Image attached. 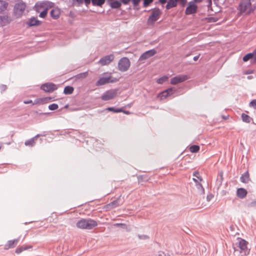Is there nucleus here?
Instances as JSON below:
<instances>
[{
	"label": "nucleus",
	"mask_w": 256,
	"mask_h": 256,
	"mask_svg": "<svg viewBox=\"0 0 256 256\" xmlns=\"http://www.w3.org/2000/svg\"><path fill=\"white\" fill-rule=\"evenodd\" d=\"M54 3L48 0H44L37 2L35 6L36 10L40 12L39 16L42 18H45L48 14L49 8L54 6Z\"/></svg>",
	"instance_id": "obj_1"
},
{
	"label": "nucleus",
	"mask_w": 256,
	"mask_h": 256,
	"mask_svg": "<svg viewBox=\"0 0 256 256\" xmlns=\"http://www.w3.org/2000/svg\"><path fill=\"white\" fill-rule=\"evenodd\" d=\"M76 226L81 229L91 230L98 226L96 221L91 218H82L76 222Z\"/></svg>",
	"instance_id": "obj_2"
},
{
	"label": "nucleus",
	"mask_w": 256,
	"mask_h": 256,
	"mask_svg": "<svg viewBox=\"0 0 256 256\" xmlns=\"http://www.w3.org/2000/svg\"><path fill=\"white\" fill-rule=\"evenodd\" d=\"M238 10L241 14H249L252 10L251 2L248 0L242 1L239 4Z\"/></svg>",
	"instance_id": "obj_3"
},
{
	"label": "nucleus",
	"mask_w": 256,
	"mask_h": 256,
	"mask_svg": "<svg viewBox=\"0 0 256 256\" xmlns=\"http://www.w3.org/2000/svg\"><path fill=\"white\" fill-rule=\"evenodd\" d=\"M26 8V4L24 2L16 3L14 8V13L16 18L21 17L24 14Z\"/></svg>",
	"instance_id": "obj_4"
},
{
	"label": "nucleus",
	"mask_w": 256,
	"mask_h": 256,
	"mask_svg": "<svg viewBox=\"0 0 256 256\" xmlns=\"http://www.w3.org/2000/svg\"><path fill=\"white\" fill-rule=\"evenodd\" d=\"M130 62L126 57H123L118 62V69L122 72L127 71L130 68Z\"/></svg>",
	"instance_id": "obj_5"
},
{
	"label": "nucleus",
	"mask_w": 256,
	"mask_h": 256,
	"mask_svg": "<svg viewBox=\"0 0 256 256\" xmlns=\"http://www.w3.org/2000/svg\"><path fill=\"white\" fill-rule=\"evenodd\" d=\"M160 14V10L158 8L154 9L151 13V14L149 16L147 24L148 26L153 25L155 22L158 20L159 16Z\"/></svg>",
	"instance_id": "obj_6"
},
{
	"label": "nucleus",
	"mask_w": 256,
	"mask_h": 256,
	"mask_svg": "<svg viewBox=\"0 0 256 256\" xmlns=\"http://www.w3.org/2000/svg\"><path fill=\"white\" fill-rule=\"evenodd\" d=\"M117 90L112 89L105 92L101 96V99L103 100L106 101L112 100L117 95Z\"/></svg>",
	"instance_id": "obj_7"
},
{
	"label": "nucleus",
	"mask_w": 256,
	"mask_h": 256,
	"mask_svg": "<svg viewBox=\"0 0 256 256\" xmlns=\"http://www.w3.org/2000/svg\"><path fill=\"white\" fill-rule=\"evenodd\" d=\"M197 2L192 0L188 3V5L186 9L185 14L186 15H190L195 14L198 9V6L196 4Z\"/></svg>",
	"instance_id": "obj_8"
},
{
	"label": "nucleus",
	"mask_w": 256,
	"mask_h": 256,
	"mask_svg": "<svg viewBox=\"0 0 256 256\" xmlns=\"http://www.w3.org/2000/svg\"><path fill=\"white\" fill-rule=\"evenodd\" d=\"M117 81L118 80L116 78L112 79L110 76H102L100 78V79L96 82V85L97 86H102L110 82L113 83Z\"/></svg>",
	"instance_id": "obj_9"
},
{
	"label": "nucleus",
	"mask_w": 256,
	"mask_h": 256,
	"mask_svg": "<svg viewBox=\"0 0 256 256\" xmlns=\"http://www.w3.org/2000/svg\"><path fill=\"white\" fill-rule=\"evenodd\" d=\"M114 59V56L112 54L106 56L102 58L98 63L102 66H105L110 64Z\"/></svg>",
	"instance_id": "obj_10"
},
{
	"label": "nucleus",
	"mask_w": 256,
	"mask_h": 256,
	"mask_svg": "<svg viewBox=\"0 0 256 256\" xmlns=\"http://www.w3.org/2000/svg\"><path fill=\"white\" fill-rule=\"evenodd\" d=\"M156 51L154 49H152L144 52L140 57L139 61L142 62L156 54Z\"/></svg>",
	"instance_id": "obj_11"
},
{
	"label": "nucleus",
	"mask_w": 256,
	"mask_h": 256,
	"mask_svg": "<svg viewBox=\"0 0 256 256\" xmlns=\"http://www.w3.org/2000/svg\"><path fill=\"white\" fill-rule=\"evenodd\" d=\"M188 77L187 75L182 74L177 76V95L182 94L184 91L183 88L179 90L180 88H179V86L178 85V84L188 80Z\"/></svg>",
	"instance_id": "obj_12"
},
{
	"label": "nucleus",
	"mask_w": 256,
	"mask_h": 256,
	"mask_svg": "<svg viewBox=\"0 0 256 256\" xmlns=\"http://www.w3.org/2000/svg\"><path fill=\"white\" fill-rule=\"evenodd\" d=\"M57 88L56 86L53 83H46L41 86V89L46 92H52Z\"/></svg>",
	"instance_id": "obj_13"
},
{
	"label": "nucleus",
	"mask_w": 256,
	"mask_h": 256,
	"mask_svg": "<svg viewBox=\"0 0 256 256\" xmlns=\"http://www.w3.org/2000/svg\"><path fill=\"white\" fill-rule=\"evenodd\" d=\"M174 90L170 88H168L161 92H160L158 94V97L160 98V100H163L168 97L171 96L173 94V92Z\"/></svg>",
	"instance_id": "obj_14"
},
{
	"label": "nucleus",
	"mask_w": 256,
	"mask_h": 256,
	"mask_svg": "<svg viewBox=\"0 0 256 256\" xmlns=\"http://www.w3.org/2000/svg\"><path fill=\"white\" fill-rule=\"evenodd\" d=\"M26 24L29 26H38L42 24V22L35 17H32L26 22Z\"/></svg>",
	"instance_id": "obj_15"
},
{
	"label": "nucleus",
	"mask_w": 256,
	"mask_h": 256,
	"mask_svg": "<svg viewBox=\"0 0 256 256\" xmlns=\"http://www.w3.org/2000/svg\"><path fill=\"white\" fill-rule=\"evenodd\" d=\"M248 242L244 239L240 238L238 242V248L242 251L244 252L246 254L248 252L247 248Z\"/></svg>",
	"instance_id": "obj_16"
},
{
	"label": "nucleus",
	"mask_w": 256,
	"mask_h": 256,
	"mask_svg": "<svg viewBox=\"0 0 256 256\" xmlns=\"http://www.w3.org/2000/svg\"><path fill=\"white\" fill-rule=\"evenodd\" d=\"M91 2L93 6H102L105 2V0H86V5L88 6Z\"/></svg>",
	"instance_id": "obj_17"
},
{
	"label": "nucleus",
	"mask_w": 256,
	"mask_h": 256,
	"mask_svg": "<svg viewBox=\"0 0 256 256\" xmlns=\"http://www.w3.org/2000/svg\"><path fill=\"white\" fill-rule=\"evenodd\" d=\"M50 16L54 20L58 19L60 14V9L58 8H55L52 9L50 12Z\"/></svg>",
	"instance_id": "obj_18"
},
{
	"label": "nucleus",
	"mask_w": 256,
	"mask_h": 256,
	"mask_svg": "<svg viewBox=\"0 0 256 256\" xmlns=\"http://www.w3.org/2000/svg\"><path fill=\"white\" fill-rule=\"evenodd\" d=\"M19 240L20 238L13 240H8L5 246L6 248L8 249L15 247L18 244Z\"/></svg>",
	"instance_id": "obj_19"
},
{
	"label": "nucleus",
	"mask_w": 256,
	"mask_h": 256,
	"mask_svg": "<svg viewBox=\"0 0 256 256\" xmlns=\"http://www.w3.org/2000/svg\"><path fill=\"white\" fill-rule=\"evenodd\" d=\"M41 136L42 135L40 134H38L37 135H36V136L33 137L32 138L26 140L24 143L25 145L26 146H34L36 144L35 141H36V138H38L39 136Z\"/></svg>",
	"instance_id": "obj_20"
},
{
	"label": "nucleus",
	"mask_w": 256,
	"mask_h": 256,
	"mask_svg": "<svg viewBox=\"0 0 256 256\" xmlns=\"http://www.w3.org/2000/svg\"><path fill=\"white\" fill-rule=\"evenodd\" d=\"M122 202L121 201L120 197L118 198L116 200L108 204L107 206L110 207L111 208H115L118 206L122 204Z\"/></svg>",
	"instance_id": "obj_21"
},
{
	"label": "nucleus",
	"mask_w": 256,
	"mask_h": 256,
	"mask_svg": "<svg viewBox=\"0 0 256 256\" xmlns=\"http://www.w3.org/2000/svg\"><path fill=\"white\" fill-rule=\"evenodd\" d=\"M237 196L240 198H244L247 194V191L244 188H238L236 190Z\"/></svg>",
	"instance_id": "obj_22"
},
{
	"label": "nucleus",
	"mask_w": 256,
	"mask_h": 256,
	"mask_svg": "<svg viewBox=\"0 0 256 256\" xmlns=\"http://www.w3.org/2000/svg\"><path fill=\"white\" fill-rule=\"evenodd\" d=\"M193 181L196 184V186L198 190L199 193L200 194H204V189L203 188L202 184L197 179L192 178Z\"/></svg>",
	"instance_id": "obj_23"
},
{
	"label": "nucleus",
	"mask_w": 256,
	"mask_h": 256,
	"mask_svg": "<svg viewBox=\"0 0 256 256\" xmlns=\"http://www.w3.org/2000/svg\"><path fill=\"white\" fill-rule=\"evenodd\" d=\"M8 4L5 0H0V14H4L7 10Z\"/></svg>",
	"instance_id": "obj_24"
},
{
	"label": "nucleus",
	"mask_w": 256,
	"mask_h": 256,
	"mask_svg": "<svg viewBox=\"0 0 256 256\" xmlns=\"http://www.w3.org/2000/svg\"><path fill=\"white\" fill-rule=\"evenodd\" d=\"M249 174L248 172H244L240 176V180L241 182L247 183L249 181Z\"/></svg>",
	"instance_id": "obj_25"
},
{
	"label": "nucleus",
	"mask_w": 256,
	"mask_h": 256,
	"mask_svg": "<svg viewBox=\"0 0 256 256\" xmlns=\"http://www.w3.org/2000/svg\"><path fill=\"white\" fill-rule=\"evenodd\" d=\"M242 119L243 122L246 123H250L252 120V118L250 116L244 113L242 114Z\"/></svg>",
	"instance_id": "obj_26"
},
{
	"label": "nucleus",
	"mask_w": 256,
	"mask_h": 256,
	"mask_svg": "<svg viewBox=\"0 0 256 256\" xmlns=\"http://www.w3.org/2000/svg\"><path fill=\"white\" fill-rule=\"evenodd\" d=\"M167 0H159V2L162 4H164L166 2ZM153 2V0H144L143 6L147 7L150 4Z\"/></svg>",
	"instance_id": "obj_27"
},
{
	"label": "nucleus",
	"mask_w": 256,
	"mask_h": 256,
	"mask_svg": "<svg viewBox=\"0 0 256 256\" xmlns=\"http://www.w3.org/2000/svg\"><path fill=\"white\" fill-rule=\"evenodd\" d=\"M74 90V88L72 86H66L64 90V93L65 94H72Z\"/></svg>",
	"instance_id": "obj_28"
},
{
	"label": "nucleus",
	"mask_w": 256,
	"mask_h": 256,
	"mask_svg": "<svg viewBox=\"0 0 256 256\" xmlns=\"http://www.w3.org/2000/svg\"><path fill=\"white\" fill-rule=\"evenodd\" d=\"M175 6H176V0H169L166 5V8L168 10Z\"/></svg>",
	"instance_id": "obj_29"
},
{
	"label": "nucleus",
	"mask_w": 256,
	"mask_h": 256,
	"mask_svg": "<svg viewBox=\"0 0 256 256\" xmlns=\"http://www.w3.org/2000/svg\"><path fill=\"white\" fill-rule=\"evenodd\" d=\"M110 6L112 8H118L121 6V2L118 0H115L110 2Z\"/></svg>",
	"instance_id": "obj_30"
},
{
	"label": "nucleus",
	"mask_w": 256,
	"mask_h": 256,
	"mask_svg": "<svg viewBox=\"0 0 256 256\" xmlns=\"http://www.w3.org/2000/svg\"><path fill=\"white\" fill-rule=\"evenodd\" d=\"M30 248H31V246H22L18 248L16 250V252L18 254H19L21 253L22 252H23L24 250H26Z\"/></svg>",
	"instance_id": "obj_31"
},
{
	"label": "nucleus",
	"mask_w": 256,
	"mask_h": 256,
	"mask_svg": "<svg viewBox=\"0 0 256 256\" xmlns=\"http://www.w3.org/2000/svg\"><path fill=\"white\" fill-rule=\"evenodd\" d=\"M252 58L254 59V54H252V52H250V53H248V54H246V55H245L243 57L242 60L244 62H247L249 60L252 59Z\"/></svg>",
	"instance_id": "obj_32"
},
{
	"label": "nucleus",
	"mask_w": 256,
	"mask_h": 256,
	"mask_svg": "<svg viewBox=\"0 0 256 256\" xmlns=\"http://www.w3.org/2000/svg\"><path fill=\"white\" fill-rule=\"evenodd\" d=\"M189 149L190 152L196 153L200 150V146L198 145H192L190 147Z\"/></svg>",
	"instance_id": "obj_33"
},
{
	"label": "nucleus",
	"mask_w": 256,
	"mask_h": 256,
	"mask_svg": "<svg viewBox=\"0 0 256 256\" xmlns=\"http://www.w3.org/2000/svg\"><path fill=\"white\" fill-rule=\"evenodd\" d=\"M108 111L113 112H120L122 111V108H115L114 107H108L106 108Z\"/></svg>",
	"instance_id": "obj_34"
},
{
	"label": "nucleus",
	"mask_w": 256,
	"mask_h": 256,
	"mask_svg": "<svg viewBox=\"0 0 256 256\" xmlns=\"http://www.w3.org/2000/svg\"><path fill=\"white\" fill-rule=\"evenodd\" d=\"M168 80V77L167 76H163L159 78L156 80V82L158 84H162L164 82L167 81Z\"/></svg>",
	"instance_id": "obj_35"
},
{
	"label": "nucleus",
	"mask_w": 256,
	"mask_h": 256,
	"mask_svg": "<svg viewBox=\"0 0 256 256\" xmlns=\"http://www.w3.org/2000/svg\"><path fill=\"white\" fill-rule=\"evenodd\" d=\"M48 109L51 110H56L58 108V106L56 104H52L48 106Z\"/></svg>",
	"instance_id": "obj_36"
},
{
	"label": "nucleus",
	"mask_w": 256,
	"mask_h": 256,
	"mask_svg": "<svg viewBox=\"0 0 256 256\" xmlns=\"http://www.w3.org/2000/svg\"><path fill=\"white\" fill-rule=\"evenodd\" d=\"M193 176H195V179L198 180L200 181H202V178L199 176V172L198 171H194L192 174Z\"/></svg>",
	"instance_id": "obj_37"
},
{
	"label": "nucleus",
	"mask_w": 256,
	"mask_h": 256,
	"mask_svg": "<svg viewBox=\"0 0 256 256\" xmlns=\"http://www.w3.org/2000/svg\"><path fill=\"white\" fill-rule=\"evenodd\" d=\"M200 254L202 255L206 254V248L205 246H201L200 247Z\"/></svg>",
	"instance_id": "obj_38"
},
{
	"label": "nucleus",
	"mask_w": 256,
	"mask_h": 256,
	"mask_svg": "<svg viewBox=\"0 0 256 256\" xmlns=\"http://www.w3.org/2000/svg\"><path fill=\"white\" fill-rule=\"evenodd\" d=\"M178 3L179 4L182 8L184 7L186 4L187 3L186 0H177V4Z\"/></svg>",
	"instance_id": "obj_39"
},
{
	"label": "nucleus",
	"mask_w": 256,
	"mask_h": 256,
	"mask_svg": "<svg viewBox=\"0 0 256 256\" xmlns=\"http://www.w3.org/2000/svg\"><path fill=\"white\" fill-rule=\"evenodd\" d=\"M249 106L250 107L253 108L254 109L256 110V100H252Z\"/></svg>",
	"instance_id": "obj_40"
},
{
	"label": "nucleus",
	"mask_w": 256,
	"mask_h": 256,
	"mask_svg": "<svg viewBox=\"0 0 256 256\" xmlns=\"http://www.w3.org/2000/svg\"><path fill=\"white\" fill-rule=\"evenodd\" d=\"M138 237L140 240H146L149 238V236L145 234H138Z\"/></svg>",
	"instance_id": "obj_41"
},
{
	"label": "nucleus",
	"mask_w": 256,
	"mask_h": 256,
	"mask_svg": "<svg viewBox=\"0 0 256 256\" xmlns=\"http://www.w3.org/2000/svg\"><path fill=\"white\" fill-rule=\"evenodd\" d=\"M70 0L74 4H75L76 2L78 3V4H80L83 3L84 2L86 4V0Z\"/></svg>",
	"instance_id": "obj_42"
},
{
	"label": "nucleus",
	"mask_w": 256,
	"mask_h": 256,
	"mask_svg": "<svg viewBox=\"0 0 256 256\" xmlns=\"http://www.w3.org/2000/svg\"><path fill=\"white\" fill-rule=\"evenodd\" d=\"M140 0H132L131 2H132L134 6H136L138 4L139 2H140Z\"/></svg>",
	"instance_id": "obj_43"
},
{
	"label": "nucleus",
	"mask_w": 256,
	"mask_h": 256,
	"mask_svg": "<svg viewBox=\"0 0 256 256\" xmlns=\"http://www.w3.org/2000/svg\"><path fill=\"white\" fill-rule=\"evenodd\" d=\"M120 2L124 4H128L131 2L132 0H120Z\"/></svg>",
	"instance_id": "obj_44"
},
{
	"label": "nucleus",
	"mask_w": 256,
	"mask_h": 256,
	"mask_svg": "<svg viewBox=\"0 0 256 256\" xmlns=\"http://www.w3.org/2000/svg\"><path fill=\"white\" fill-rule=\"evenodd\" d=\"M7 88V86L6 85L4 84H2L0 86V88L2 92L4 91Z\"/></svg>",
	"instance_id": "obj_45"
},
{
	"label": "nucleus",
	"mask_w": 256,
	"mask_h": 256,
	"mask_svg": "<svg viewBox=\"0 0 256 256\" xmlns=\"http://www.w3.org/2000/svg\"><path fill=\"white\" fill-rule=\"evenodd\" d=\"M170 82L172 84H176V76H174L171 79Z\"/></svg>",
	"instance_id": "obj_46"
},
{
	"label": "nucleus",
	"mask_w": 256,
	"mask_h": 256,
	"mask_svg": "<svg viewBox=\"0 0 256 256\" xmlns=\"http://www.w3.org/2000/svg\"><path fill=\"white\" fill-rule=\"evenodd\" d=\"M256 206V201H253L248 204V206L253 207Z\"/></svg>",
	"instance_id": "obj_47"
},
{
	"label": "nucleus",
	"mask_w": 256,
	"mask_h": 256,
	"mask_svg": "<svg viewBox=\"0 0 256 256\" xmlns=\"http://www.w3.org/2000/svg\"><path fill=\"white\" fill-rule=\"evenodd\" d=\"M155 256H166V255L162 252H159L158 254H156Z\"/></svg>",
	"instance_id": "obj_48"
},
{
	"label": "nucleus",
	"mask_w": 256,
	"mask_h": 256,
	"mask_svg": "<svg viewBox=\"0 0 256 256\" xmlns=\"http://www.w3.org/2000/svg\"><path fill=\"white\" fill-rule=\"evenodd\" d=\"M253 72H254V70H248L245 72V74H252Z\"/></svg>",
	"instance_id": "obj_49"
},
{
	"label": "nucleus",
	"mask_w": 256,
	"mask_h": 256,
	"mask_svg": "<svg viewBox=\"0 0 256 256\" xmlns=\"http://www.w3.org/2000/svg\"><path fill=\"white\" fill-rule=\"evenodd\" d=\"M199 58H200V54L194 56L193 58V60L194 61H196Z\"/></svg>",
	"instance_id": "obj_50"
},
{
	"label": "nucleus",
	"mask_w": 256,
	"mask_h": 256,
	"mask_svg": "<svg viewBox=\"0 0 256 256\" xmlns=\"http://www.w3.org/2000/svg\"><path fill=\"white\" fill-rule=\"evenodd\" d=\"M122 112L124 114H130V112L124 110V108H122Z\"/></svg>",
	"instance_id": "obj_51"
},
{
	"label": "nucleus",
	"mask_w": 256,
	"mask_h": 256,
	"mask_svg": "<svg viewBox=\"0 0 256 256\" xmlns=\"http://www.w3.org/2000/svg\"><path fill=\"white\" fill-rule=\"evenodd\" d=\"M252 53L254 54V60H256V48Z\"/></svg>",
	"instance_id": "obj_52"
},
{
	"label": "nucleus",
	"mask_w": 256,
	"mask_h": 256,
	"mask_svg": "<svg viewBox=\"0 0 256 256\" xmlns=\"http://www.w3.org/2000/svg\"><path fill=\"white\" fill-rule=\"evenodd\" d=\"M32 100H29L24 101V103L26 104H28L32 103Z\"/></svg>",
	"instance_id": "obj_53"
},
{
	"label": "nucleus",
	"mask_w": 256,
	"mask_h": 256,
	"mask_svg": "<svg viewBox=\"0 0 256 256\" xmlns=\"http://www.w3.org/2000/svg\"><path fill=\"white\" fill-rule=\"evenodd\" d=\"M254 78V76H247V78L248 80H251V79H252Z\"/></svg>",
	"instance_id": "obj_54"
},
{
	"label": "nucleus",
	"mask_w": 256,
	"mask_h": 256,
	"mask_svg": "<svg viewBox=\"0 0 256 256\" xmlns=\"http://www.w3.org/2000/svg\"><path fill=\"white\" fill-rule=\"evenodd\" d=\"M4 16H0V22H2L4 20Z\"/></svg>",
	"instance_id": "obj_55"
},
{
	"label": "nucleus",
	"mask_w": 256,
	"mask_h": 256,
	"mask_svg": "<svg viewBox=\"0 0 256 256\" xmlns=\"http://www.w3.org/2000/svg\"><path fill=\"white\" fill-rule=\"evenodd\" d=\"M124 224H117L116 225H123Z\"/></svg>",
	"instance_id": "obj_56"
},
{
	"label": "nucleus",
	"mask_w": 256,
	"mask_h": 256,
	"mask_svg": "<svg viewBox=\"0 0 256 256\" xmlns=\"http://www.w3.org/2000/svg\"><path fill=\"white\" fill-rule=\"evenodd\" d=\"M223 118H224V119H225V120H226V116H223Z\"/></svg>",
	"instance_id": "obj_57"
},
{
	"label": "nucleus",
	"mask_w": 256,
	"mask_h": 256,
	"mask_svg": "<svg viewBox=\"0 0 256 256\" xmlns=\"http://www.w3.org/2000/svg\"><path fill=\"white\" fill-rule=\"evenodd\" d=\"M130 106H131L130 104H128V107H130Z\"/></svg>",
	"instance_id": "obj_58"
}]
</instances>
